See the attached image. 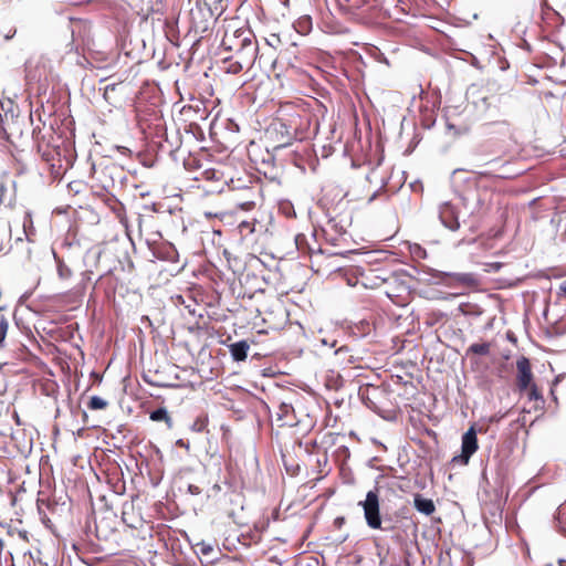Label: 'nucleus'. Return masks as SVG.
Masks as SVG:
<instances>
[{
    "mask_svg": "<svg viewBox=\"0 0 566 566\" xmlns=\"http://www.w3.org/2000/svg\"><path fill=\"white\" fill-rule=\"evenodd\" d=\"M274 129L276 133H280L282 135V138L280 142L281 147L289 146L292 143V140L295 139L294 133L290 130V128L287 127V125L285 123L280 122V123L275 124Z\"/></svg>",
    "mask_w": 566,
    "mask_h": 566,
    "instance_id": "obj_8",
    "label": "nucleus"
},
{
    "mask_svg": "<svg viewBox=\"0 0 566 566\" xmlns=\"http://www.w3.org/2000/svg\"><path fill=\"white\" fill-rule=\"evenodd\" d=\"M481 175L483 176H491V171H482ZM492 176L499 177V178H509L511 177L507 172H500V174H492Z\"/></svg>",
    "mask_w": 566,
    "mask_h": 566,
    "instance_id": "obj_24",
    "label": "nucleus"
},
{
    "mask_svg": "<svg viewBox=\"0 0 566 566\" xmlns=\"http://www.w3.org/2000/svg\"><path fill=\"white\" fill-rule=\"evenodd\" d=\"M254 221H241L238 226L241 235H248L254 232Z\"/></svg>",
    "mask_w": 566,
    "mask_h": 566,
    "instance_id": "obj_16",
    "label": "nucleus"
},
{
    "mask_svg": "<svg viewBox=\"0 0 566 566\" xmlns=\"http://www.w3.org/2000/svg\"><path fill=\"white\" fill-rule=\"evenodd\" d=\"M27 222H30L31 223V220L29 218H25L24 222H23V228H24V232L27 233Z\"/></svg>",
    "mask_w": 566,
    "mask_h": 566,
    "instance_id": "obj_32",
    "label": "nucleus"
},
{
    "mask_svg": "<svg viewBox=\"0 0 566 566\" xmlns=\"http://www.w3.org/2000/svg\"><path fill=\"white\" fill-rule=\"evenodd\" d=\"M117 86L118 84L116 83L105 85L103 96L107 102L112 103L111 94L116 90Z\"/></svg>",
    "mask_w": 566,
    "mask_h": 566,
    "instance_id": "obj_23",
    "label": "nucleus"
},
{
    "mask_svg": "<svg viewBox=\"0 0 566 566\" xmlns=\"http://www.w3.org/2000/svg\"><path fill=\"white\" fill-rule=\"evenodd\" d=\"M478 448L476 432L474 427H471L462 436L461 454L453 457L452 462L467 465Z\"/></svg>",
    "mask_w": 566,
    "mask_h": 566,
    "instance_id": "obj_3",
    "label": "nucleus"
},
{
    "mask_svg": "<svg viewBox=\"0 0 566 566\" xmlns=\"http://www.w3.org/2000/svg\"><path fill=\"white\" fill-rule=\"evenodd\" d=\"M177 252L175 251V249L172 248H169V251H168V259L174 261L175 260V256H176Z\"/></svg>",
    "mask_w": 566,
    "mask_h": 566,
    "instance_id": "obj_28",
    "label": "nucleus"
},
{
    "mask_svg": "<svg viewBox=\"0 0 566 566\" xmlns=\"http://www.w3.org/2000/svg\"><path fill=\"white\" fill-rule=\"evenodd\" d=\"M491 350V345L489 343H474L470 345L467 349V356L470 354L474 355H489Z\"/></svg>",
    "mask_w": 566,
    "mask_h": 566,
    "instance_id": "obj_13",
    "label": "nucleus"
},
{
    "mask_svg": "<svg viewBox=\"0 0 566 566\" xmlns=\"http://www.w3.org/2000/svg\"><path fill=\"white\" fill-rule=\"evenodd\" d=\"M375 196H376V193H374V195L370 197V199H369V200H370V201H371V200H374Z\"/></svg>",
    "mask_w": 566,
    "mask_h": 566,
    "instance_id": "obj_34",
    "label": "nucleus"
},
{
    "mask_svg": "<svg viewBox=\"0 0 566 566\" xmlns=\"http://www.w3.org/2000/svg\"><path fill=\"white\" fill-rule=\"evenodd\" d=\"M56 260V268H57V274L60 279L67 280L72 276L71 269L61 260L55 256Z\"/></svg>",
    "mask_w": 566,
    "mask_h": 566,
    "instance_id": "obj_14",
    "label": "nucleus"
},
{
    "mask_svg": "<svg viewBox=\"0 0 566 566\" xmlns=\"http://www.w3.org/2000/svg\"><path fill=\"white\" fill-rule=\"evenodd\" d=\"M347 352H348L347 347L342 346V347H339V348L335 352V354H336V355H339V354H342V353H347Z\"/></svg>",
    "mask_w": 566,
    "mask_h": 566,
    "instance_id": "obj_30",
    "label": "nucleus"
},
{
    "mask_svg": "<svg viewBox=\"0 0 566 566\" xmlns=\"http://www.w3.org/2000/svg\"><path fill=\"white\" fill-rule=\"evenodd\" d=\"M556 528L566 536V501L560 504L555 515Z\"/></svg>",
    "mask_w": 566,
    "mask_h": 566,
    "instance_id": "obj_11",
    "label": "nucleus"
},
{
    "mask_svg": "<svg viewBox=\"0 0 566 566\" xmlns=\"http://www.w3.org/2000/svg\"><path fill=\"white\" fill-rule=\"evenodd\" d=\"M265 42L269 46L273 49H279L282 44L281 36L279 34L272 33L266 39Z\"/></svg>",
    "mask_w": 566,
    "mask_h": 566,
    "instance_id": "obj_19",
    "label": "nucleus"
},
{
    "mask_svg": "<svg viewBox=\"0 0 566 566\" xmlns=\"http://www.w3.org/2000/svg\"><path fill=\"white\" fill-rule=\"evenodd\" d=\"M413 505L419 513L427 516L431 515L436 511L433 501L422 496L421 494H415Z\"/></svg>",
    "mask_w": 566,
    "mask_h": 566,
    "instance_id": "obj_6",
    "label": "nucleus"
},
{
    "mask_svg": "<svg viewBox=\"0 0 566 566\" xmlns=\"http://www.w3.org/2000/svg\"><path fill=\"white\" fill-rule=\"evenodd\" d=\"M222 44L230 51H235L238 60L228 61L227 72L238 74L243 69L253 66L259 46L254 40V35L250 30L239 29L232 34H226Z\"/></svg>",
    "mask_w": 566,
    "mask_h": 566,
    "instance_id": "obj_1",
    "label": "nucleus"
},
{
    "mask_svg": "<svg viewBox=\"0 0 566 566\" xmlns=\"http://www.w3.org/2000/svg\"><path fill=\"white\" fill-rule=\"evenodd\" d=\"M410 252L417 259H424L427 256L426 250L417 243L410 247Z\"/></svg>",
    "mask_w": 566,
    "mask_h": 566,
    "instance_id": "obj_21",
    "label": "nucleus"
},
{
    "mask_svg": "<svg viewBox=\"0 0 566 566\" xmlns=\"http://www.w3.org/2000/svg\"><path fill=\"white\" fill-rule=\"evenodd\" d=\"M294 412L292 405L282 402L279 407L277 419L283 421V424L294 426V419L291 415Z\"/></svg>",
    "mask_w": 566,
    "mask_h": 566,
    "instance_id": "obj_9",
    "label": "nucleus"
},
{
    "mask_svg": "<svg viewBox=\"0 0 566 566\" xmlns=\"http://www.w3.org/2000/svg\"><path fill=\"white\" fill-rule=\"evenodd\" d=\"M211 551H212V546H211V545H208V544H202V545H201V553H202L203 555H208V554H210V553H211Z\"/></svg>",
    "mask_w": 566,
    "mask_h": 566,
    "instance_id": "obj_27",
    "label": "nucleus"
},
{
    "mask_svg": "<svg viewBox=\"0 0 566 566\" xmlns=\"http://www.w3.org/2000/svg\"><path fill=\"white\" fill-rule=\"evenodd\" d=\"M527 391L530 400H541L542 402L544 401L543 395L541 394L535 384H532L531 387H528Z\"/></svg>",
    "mask_w": 566,
    "mask_h": 566,
    "instance_id": "obj_18",
    "label": "nucleus"
},
{
    "mask_svg": "<svg viewBox=\"0 0 566 566\" xmlns=\"http://www.w3.org/2000/svg\"><path fill=\"white\" fill-rule=\"evenodd\" d=\"M294 30L302 35H306L312 30V18L307 14L300 17L294 23H293Z\"/></svg>",
    "mask_w": 566,
    "mask_h": 566,
    "instance_id": "obj_10",
    "label": "nucleus"
},
{
    "mask_svg": "<svg viewBox=\"0 0 566 566\" xmlns=\"http://www.w3.org/2000/svg\"><path fill=\"white\" fill-rule=\"evenodd\" d=\"M207 422H208V420H207V418H206V417H198V418L193 421V423H192V426H191V429H192L193 431H196V432H201V431H203V430H205V428H206V426H207Z\"/></svg>",
    "mask_w": 566,
    "mask_h": 566,
    "instance_id": "obj_20",
    "label": "nucleus"
},
{
    "mask_svg": "<svg viewBox=\"0 0 566 566\" xmlns=\"http://www.w3.org/2000/svg\"><path fill=\"white\" fill-rule=\"evenodd\" d=\"M557 295L560 297V296H565L566 297V281H563L559 285V291L557 293Z\"/></svg>",
    "mask_w": 566,
    "mask_h": 566,
    "instance_id": "obj_26",
    "label": "nucleus"
},
{
    "mask_svg": "<svg viewBox=\"0 0 566 566\" xmlns=\"http://www.w3.org/2000/svg\"><path fill=\"white\" fill-rule=\"evenodd\" d=\"M516 386L520 391H526L533 382V373L530 359L525 356L516 360Z\"/></svg>",
    "mask_w": 566,
    "mask_h": 566,
    "instance_id": "obj_5",
    "label": "nucleus"
},
{
    "mask_svg": "<svg viewBox=\"0 0 566 566\" xmlns=\"http://www.w3.org/2000/svg\"><path fill=\"white\" fill-rule=\"evenodd\" d=\"M253 206V202H244L241 205L242 209L249 210Z\"/></svg>",
    "mask_w": 566,
    "mask_h": 566,
    "instance_id": "obj_31",
    "label": "nucleus"
},
{
    "mask_svg": "<svg viewBox=\"0 0 566 566\" xmlns=\"http://www.w3.org/2000/svg\"><path fill=\"white\" fill-rule=\"evenodd\" d=\"M459 213V208L449 201L441 203L439 207V219L451 231L460 229Z\"/></svg>",
    "mask_w": 566,
    "mask_h": 566,
    "instance_id": "obj_4",
    "label": "nucleus"
},
{
    "mask_svg": "<svg viewBox=\"0 0 566 566\" xmlns=\"http://www.w3.org/2000/svg\"><path fill=\"white\" fill-rule=\"evenodd\" d=\"M229 348L232 358L235 361H242L247 358L250 346L245 340H240L231 344Z\"/></svg>",
    "mask_w": 566,
    "mask_h": 566,
    "instance_id": "obj_7",
    "label": "nucleus"
},
{
    "mask_svg": "<svg viewBox=\"0 0 566 566\" xmlns=\"http://www.w3.org/2000/svg\"><path fill=\"white\" fill-rule=\"evenodd\" d=\"M107 407V401L99 396H92L88 401V408L92 410H101Z\"/></svg>",
    "mask_w": 566,
    "mask_h": 566,
    "instance_id": "obj_15",
    "label": "nucleus"
},
{
    "mask_svg": "<svg viewBox=\"0 0 566 566\" xmlns=\"http://www.w3.org/2000/svg\"><path fill=\"white\" fill-rule=\"evenodd\" d=\"M188 492L192 495H198L201 493V489L195 484H189L188 485Z\"/></svg>",
    "mask_w": 566,
    "mask_h": 566,
    "instance_id": "obj_25",
    "label": "nucleus"
},
{
    "mask_svg": "<svg viewBox=\"0 0 566 566\" xmlns=\"http://www.w3.org/2000/svg\"><path fill=\"white\" fill-rule=\"evenodd\" d=\"M177 446L188 449L189 444L185 442L182 439L177 440Z\"/></svg>",
    "mask_w": 566,
    "mask_h": 566,
    "instance_id": "obj_29",
    "label": "nucleus"
},
{
    "mask_svg": "<svg viewBox=\"0 0 566 566\" xmlns=\"http://www.w3.org/2000/svg\"><path fill=\"white\" fill-rule=\"evenodd\" d=\"M457 281L464 283V284H471L474 282V277L471 273H457L453 274Z\"/></svg>",
    "mask_w": 566,
    "mask_h": 566,
    "instance_id": "obj_22",
    "label": "nucleus"
},
{
    "mask_svg": "<svg viewBox=\"0 0 566 566\" xmlns=\"http://www.w3.org/2000/svg\"><path fill=\"white\" fill-rule=\"evenodd\" d=\"M9 328V322L4 315L0 314V348L4 346V338Z\"/></svg>",
    "mask_w": 566,
    "mask_h": 566,
    "instance_id": "obj_17",
    "label": "nucleus"
},
{
    "mask_svg": "<svg viewBox=\"0 0 566 566\" xmlns=\"http://www.w3.org/2000/svg\"><path fill=\"white\" fill-rule=\"evenodd\" d=\"M150 419L153 421H165L167 427L172 428V419L169 416L166 408H158L150 412Z\"/></svg>",
    "mask_w": 566,
    "mask_h": 566,
    "instance_id": "obj_12",
    "label": "nucleus"
},
{
    "mask_svg": "<svg viewBox=\"0 0 566 566\" xmlns=\"http://www.w3.org/2000/svg\"><path fill=\"white\" fill-rule=\"evenodd\" d=\"M364 510L367 525L373 530L381 528L378 489L375 488L366 494V499L358 503Z\"/></svg>",
    "mask_w": 566,
    "mask_h": 566,
    "instance_id": "obj_2",
    "label": "nucleus"
},
{
    "mask_svg": "<svg viewBox=\"0 0 566 566\" xmlns=\"http://www.w3.org/2000/svg\"><path fill=\"white\" fill-rule=\"evenodd\" d=\"M558 565L566 566V559H564V558L558 559Z\"/></svg>",
    "mask_w": 566,
    "mask_h": 566,
    "instance_id": "obj_33",
    "label": "nucleus"
}]
</instances>
